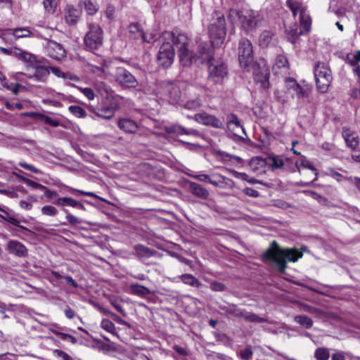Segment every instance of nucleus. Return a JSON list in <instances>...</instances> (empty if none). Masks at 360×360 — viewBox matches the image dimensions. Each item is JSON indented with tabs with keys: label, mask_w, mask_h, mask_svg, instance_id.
<instances>
[{
	"label": "nucleus",
	"mask_w": 360,
	"mask_h": 360,
	"mask_svg": "<svg viewBox=\"0 0 360 360\" xmlns=\"http://www.w3.org/2000/svg\"><path fill=\"white\" fill-rule=\"evenodd\" d=\"M114 79L123 89H136L139 86V82L136 77L123 67L116 68Z\"/></svg>",
	"instance_id": "nucleus-10"
},
{
	"label": "nucleus",
	"mask_w": 360,
	"mask_h": 360,
	"mask_svg": "<svg viewBox=\"0 0 360 360\" xmlns=\"http://www.w3.org/2000/svg\"><path fill=\"white\" fill-rule=\"evenodd\" d=\"M115 108L112 106L98 108L96 117L104 120H110L115 115Z\"/></svg>",
	"instance_id": "nucleus-28"
},
{
	"label": "nucleus",
	"mask_w": 360,
	"mask_h": 360,
	"mask_svg": "<svg viewBox=\"0 0 360 360\" xmlns=\"http://www.w3.org/2000/svg\"><path fill=\"white\" fill-rule=\"evenodd\" d=\"M0 217L3 218L5 221L9 222L10 224L14 225V226H19L20 221L15 217L9 215L8 213H6V216H3L0 214Z\"/></svg>",
	"instance_id": "nucleus-58"
},
{
	"label": "nucleus",
	"mask_w": 360,
	"mask_h": 360,
	"mask_svg": "<svg viewBox=\"0 0 360 360\" xmlns=\"http://www.w3.org/2000/svg\"><path fill=\"white\" fill-rule=\"evenodd\" d=\"M44 9L49 13H54V8L56 7L53 5V0H44L43 2Z\"/></svg>",
	"instance_id": "nucleus-56"
},
{
	"label": "nucleus",
	"mask_w": 360,
	"mask_h": 360,
	"mask_svg": "<svg viewBox=\"0 0 360 360\" xmlns=\"http://www.w3.org/2000/svg\"><path fill=\"white\" fill-rule=\"evenodd\" d=\"M32 32L27 28H16L13 30V35L15 38L30 37Z\"/></svg>",
	"instance_id": "nucleus-45"
},
{
	"label": "nucleus",
	"mask_w": 360,
	"mask_h": 360,
	"mask_svg": "<svg viewBox=\"0 0 360 360\" xmlns=\"http://www.w3.org/2000/svg\"><path fill=\"white\" fill-rule=\"evenodd\" d=\"M58 212V210L51 205H45L41 207V213L44 215L54 217Z\"/></svg>",
	"instance_id": "nucleus-49"
},
{
	"label": "nucleus",
	"mask_w": 360,
	"mask_h": 360,
	"mask_svg": "<svg viewBox=\"0 0 360 360\" xmlns=\"http://www.w3.org/2000/svg\"><path fill=\"white\" fill-rule=\"evenodd\" d=\"M266 160V165H269L273 170L281 168L284 165L283 160L276 157H269Z\"/></svg>",
	"instance_id": "nucleus-38"
},
{
	"label": "nucleus",
	"mask_w": 360,
	"mask_h": 360,
	"mask_svg": "<svg viewBox=\"0 0 360 360\" xmlns=\"http://www.w3.org/2000/svg\"><path fill=\"white\" fill-rule=\"evenodd\" d=\"M6 250L10 254L18 257H25L27 255V248L18 240L8 241Z\"/></svg>",
	"instance_id": "nucleus-17"
},
{
	"label": "nucleus",
	"mask_w": 360,
	"mask_h": 360,
	"mask_svg": "<svg viewBox=\"0 0 360 360\" xmlns=\"http://www.w3.org/2000/svg\"><path fill=\"white\" fill-rule=\"evenodd\" d=\"M307 248L302 246L301 251L297 249H281L277 242L274 240L271 243L270 247L263 253L264 260L272 262L281 274H285L287 268V260L289 262H297L302 257V252H307Z\"/></svg>",
	"instance_id": "nucleus-1"
},
{
	"label": "nucleus",
	"mask_w": 360,
	"mask_h": 360,
	"mask_svg": "<svg viewBox=\"0 0 360 360\" xmlns=\"http://www.w3.org/2000/svg\"><path fill=\"white\" fill-rule=\"evenodd\" d=\"M288 7L292 11L294 16L296 15L297 12L300 9V5L297 2L287 1Z\"/></svg>",
	"instance_id": "nucleus-61"
},
{
	"label": "nucleus",
	"mask_w": 360,
	"mask_h": 360,
	"mask_svg": "<svg viewBox=\"0 0 360 360\" xmlns=\"http://www.w3.org/2000/svg\"><path fill=\"white\" fill-rule=\"evenodd\" d=\"M65 218L68 220V223L70 224L71 225H76L82 222L81 219H78L77 217L71 214L68 213Z\"/></svg>",
	"instance_id": "nucleus-60"
},
{
	"label": "nucleus",
	"mask_w": 360,
	"mask_h": 360,
	"mask_svg": "<svg viewBox=\"0 0 360 360\" xmlns=\"http://www.w3.org/2000/svg\"><path fill=\"white\" fill-rule=\"evenodd\" d=\"M13 54L17 56L18 58L24 62H27L32 65L36 61V57L27 52L22 51L20 49H15L13 51Z\"/></svg>",
	"instance_id": "nucleus-30"
},
{
	"label": "nucleus",
	"mask_w": 360,
	"mask_h": 360,
	"mask_svg": "<svg viewBox=\"0 0 360 360\" xmlns=\"http://www.w3.org/2000/svg\"><path fill=\"white\" fill-rule=\"evenodd\" d=\"M51 274L57 280L64 278L66 281L67 283L73 288H76L78 287V283L70 276H63L58 271H51Z\"/></svg>",
	"instance_id": "nucleus-34"
},
{
	"label": "nucleus",
	"mask_w": 360,
	"mask_h": 360,
	"mask_svg": "<svg viewBox=\"0 0 360 360\" xmlns=\"http://www.w3.org/2000/svg\"><path fill=\"white\" fill-rule=\"evenodd\" d=\"M68 109L70 112L77 117L82 118L86 117V111L80 106L70 105Z\"/></svg>",
	"instance_id": "nucleus-39"
},
{
	"label": "nucleus",
	"mask_w": 360,
	"mask_h": 360,
	"mask_svg": "<svg viewBox=\"0 0 360 360\" xmlns=\"http://www.w3.org/2000/svg\"><path fill=\"white\" fill-rule=\"evenodd\" d=\"M128 30H129V33H131V34L139 33L141 36V32H143V30H140V25L138 22L131 23L128 26Z\"/></svg>",
	"instance_id": "nucleus-54"
},
{
	"label": "nucleus",
	"mask_w": 360,
	"mask_h": 360,
	"mask_svg": "<svg viewBox=\"0 0 360 360\" xmlns=\"http://www.w3.org/2000/svg\"><path fill=\"white\" fill-rule=\"evenodd\" d=\"M141 37L146 42L153 43L158 39V33L156 32H152L148 34L144 32H141Z\"/></svg>",
	"instance_id": "nucleus-48"
},
{
	"label": "nucleus",
	"mask_w": 360,
	"mask_h": 360,
	"mask_svg": "<svg viewBox=\"0 0 360 360\" xmlns=\"http://www.w3.org/2000/svg\"><path fill=\"white\" fill-rule=\"evenodd\" d=\"M54 354L61 357L63 360H73V359L66 352L60 349L54 350Z\"/></svg>",
	"instance_id": "nucleus-63"
},
{
	"label": "nucleus",
	"mask_w": 360,
	"mask_h": 360,
	"mask_svg": "<svg viewBox=\"0 0 360 360\" xmlns=\"http://www.w3.org/2000/svg\"><path fill=\"white\" fill-rule=\"evenodd\" d=\"M50 72L49 70L44 66L37 65L35 68L34 73L28 76L29 78H34L37 81L45 82Z\"/></svg>",
	"instance_id": "nucleus-25"
},
{
	"label": "nucleus",
	"mask_w": 360,
	"mask_h": 360,
	"mask_svg": "<svg viewBox=\"0 0 360 360\" xmlns=\"http://www.w3.org/2000/svg\"><path fill=\"white\" fill-rule=\"evenodd\" d=\"M23 182L27 184L29 186H31L32 188L34 189H41V188H45V186L44 185H41L39 183H37L30 179H23Z\"/></svg>",
	"instance_id": "nucleus-55"
},
{
	"label": "nucleus",
	"mask_w": 360,
	"mask_h": 360,
	"mask_svg": "<svg viewBox=\"0 0 360 360\" xmlns=\"http://www.w3.org/2000/svg\"><path fill=\"white\" fill-rule=\"evenodd\" d=\"M295 321L307 328H310L313 326L312 319L306 315H297L295 316Z\"/></svg>",
	"instance_id": "nucleus-33"
},
{
	"label": "nucleus",
	"mask_w": 360,
	"mask_h": 360,
	"mask_svg": "<svg viewBox=\"0 0 360 360\" xmlns=\"http://www.w3.org/2000/svg\"><path fill=\"white\" fill-rule=\"evenodd\" d=\"M345 141L349 147L354 149L359 145V139L357 136H353L349 134L345 135Z\"/></svg>",
	"instance_id": "nucleus-46"
},
{
	"label": "nucleus",
	"mask_w": 360,
	"mask_h": 360,
	"mask_svg": "<svg viewBox=\"0 0 360 360\" xmlns=\"http://www.w3.org/2000/svg\"><path fill=\"white\" fill-rule=\"evenodd\" d=\"M193 118L198 123L205 126L212 127L215 129L224 128V122L220 119L205 112L195 114Z\"/></svg>",
	"instance_id": "nucleus-13"
},
{
	"label": "nucleus",
	"mask_w": 360,
	"mask_h": 360,
	"mask_svg": "<svg viewBox=\"0 0 360 360\" xmlns=\"http://www.w3.org/2000/svg\"><path fill=\"white\" fill-rule=\"evenodd\" d=\"M162 38L167 41H172V45L176 46L178 51L180 49L188 46V38L184 34H178L176 35L172 32L165 31L162 34Z\"/></svg>",
	"instance_id": "nucleus-12"
},
{
	"label": "nucleus",
	"mask_w": 360,
	"mask_h": 360,
	"mask_svg": "<svg viewBox=\"0 0 360 360\" xmlns=\"http://www.w3.org/2000/svg\"><path fill=\"white\" fill-rule=\"evenodd\" d=\"M314 72L317 89L321 93L326 92L333 79L331 70L324 63H318Z\"/></svg>",
	"instance_id": "nucleus-5"
},
{
	"label": "nucleus",
	"mask_w": 360,
	"mask_h": 360,
	"mask_svg": "<svg viewBox=\"0 0 360 360\" xmlns=\"http://www.w3.org/2000/svg\"><path fill=\"white\" fill-rule=\"evenodd\" d=\"M208 65L207 84L212 91H221L224 79L228 76L226 65L223 61L214 60Z\"/></svg>",
	"instance_id": "nucleus-4"
},
{
	"label": "nucleus",
	"mask_w": 360,
	"mask_h": 360,
	"mask_svg": "<svg viewBox=\"0 0 360 360\" xmlns=\"http://www.w3.org/2000/svg\"><path fill=\"white\" fill-rule=\"evenodd\" d=\"M220 309L224 313L231 314L235 317H243L245 321L252 323H266L267 320L264 318L260 317L256 314L252 312H247L238 308L236 305H221Z\"/></svg>",
	"instance_id": "nucleus-9"
},
{
	"label": "nucleus",
	"mask_w": 360,
	"mask_h": 360,
	"mask_svg": "<svg viewBox=\"0 0 360 360\" xmlns=\"http://www.w3.org/2000/svg\"><path fill=\"white\" fill-rule=\"evenodd\" d=\"M54 203L59 207L70 206L85 210L84 206L80 202L68 197L58 198Z\"/></svg>",
	"instance_id": "nucleus-23"
},
{
	"label": "nucleus",
	"mask_w": 360,
	"mask_h": 360,
	"mask_svg": "<svg viewBox=\"0 0 360 360\" xmlns=\"http://www.w3.org/2000/svg\"><path fill=\"white\" fill-rule=\"evenodd\" d=\"M89 32L84 37V45L89 51L98 49L103 45V32L101 27L96 24L89 25Z\"/></svg>",
	"instance_id": "nucleus-6"
},
{
	"label": "nucleus",
	"mask_w": 360,
	"mask_h": 360,
	"mask_svg": "<svg viewBox=\"0 0 360 360\" xmlns=\"http://www.w3.org/2000/svg\"><path fill=\"white\" fill-rule=\"evenodd\" d=\"M56 335L63 340H70L72 344L77 343V339L69 334L64 333L62 332H56Z\"/></svg>",
	"instance_id": "nucleus-51"
},
{
	"label": "nucleus",
	"mask_w": 360,
	"mask_h": 360,
	"mask_svg": "<svg viewBox=\"0 0 360 360\" xmlns=\"http://www.w3.org/2000/svg\"><path fill=\"white\" fill-rule=\"evenodd\" d=\"M166 91L172 103H176L179 101L181 98V92L177 85L172 84H169L167 86Z\"/></svg>",
	"instance_id": "nucleus-24"
},
{
	"label": "nucleus",
	"mask_w": 360,
	"mask_h": 360,
	"mask_svg": "<svg viewBox=\"0 0 360 360\" xmlns=\"http://www.w3.org/2000/svg\"><path fill=\"white\" fill-rule=\"evenodd\" d=\"M202 105V100L200 98L188 100L185 104V108L188 110H195Z\"/></svg>",
	"instance_id": "nucleus-40"
},
{
	"label": "nucleus",
	"mask_w": 360,
	"mask_h": 360,
	"mask_svg": "<svg viewBox=\"0 0 360 360\" xmlns=\"http://www.w3.org/2000/svg\"><path fill=\"white\" fill-rule=\"evenodd\" d=\"M46 51L49 56L56 60L62 59L65 56V51L63 46L55 41H49Z\"/></svg>",
	"instance_id": "nucleus-16"
},
{
	"label": "nucleus",
	"mask_w": 360,
	"mask_h": 360,
	"mask_svg": "<svg viewBox=\"0 0 360 360\" xmlns=\"http://www.w3.org/2000/svg\"><path fill=\"white\" fill-rule=\"evenodd\" d=\"M233 126H235L238 129H240L243 134H245V129L240 124V122L235 114H230L227 115V128L229 131H233L235 130L234 128H232Z\"/></svg>",
	"instance_id": "nucleus-26"
},
{
	"label": "nucleus",
	"mask_w": 360,
	"mask_h": 360,
	"mask_svg": "<svg viewBox=\"0 0 360 360\" xmlns=\"http://www.w3.org/2000/svg\"><path fill=\"white\" fill-rule=\"evenodd\" d=\"M129 288L130 293L139 297H145L150 294V290L147 287L138 283L131 284Z\"/></svg>",
	"instance_id": "nucleus-27"
},
{
	"label": "nucleus",
	"mask_w": 360,
	"mask_h": 360,
	"mask_svg": "<svg viewBox=\"0 0 360 360\" xmlns=\"http://www.w3.org/2000/svg\"><path fill=\"white\" fill-rule=\"evenodd\" d=\"M286 32L288 41L292 44L295 43L300 35L304 34V31L302 30L298 32L297 25L296 24L287 28Z\"/></svg>",
	"instance_id": "nucleus-29"
},
{
	"label": "nucleus",
	"mask_w": 360,
	"mask_h": 360,
	"mask_svg": "<svg viewBox=\"0 0 360 360\" xmlns=\"http://www.w3.org/2000/svg\"><path fill=\"white\" fill-rule=\"evenodd\" d=\"M37 119L44 121L46 124L51 127H57L60 126V122L52 119L51 117L44 114H37Z\"/></svg>",
	"instance_id": "nucleus-41"
},
{
	"label": "nucleus",
	"mask_w": 360,
	"mask_h": 360,
	"mask_svg": "<svg viewBox=\"0 0 360 360\" xmlns=\"http://www.w3.org/2000/svg\"><path fill=\"white\" fill-rule=\"evenodd\" d=\"M293 91L296 93V95L298 98H304L309 96L311 89L307 85L301 86L298 84L295 86V89Z\"/></svg>",
	"instance_id": "nucleus-32"
},
{
	"label": "nucleus",
	"mask_w": 360,
	"mask_h": 360,
	"mask_svg": "<svg viewBox=\"0 0 360 360\" xmlns=\"http://www.w3.org/2000/svg\"><path fill=\"white\" fill-rule=\"evenodd\" d=\"M179 278L184 283L192 287L200 288L202 285V283L198 281V279L192 274H182Z\"/></svg>",
	"instance_id": "nucleus-31"
},
{
	"label": "nucleus",
	"mask_w": 360,
	"mask_h": 360,
	"mask_svg": "<svg viewBox=\"0 0 360 360\" xmlns=\"http://www.w3.org/2000/svg\"><path fill=\"white\" fill-rule=\"evenodd\" d=\"M276 64L278 68H285L288 65V59L284 56H278L276 58Z\"/></svg>",
	"instance_id": "nucleus-59"
},
{
	"label": "nucleus",
	"mask_w": 360,
	"mask_h": 360,
	"mask_svg": "<svg viewBox=\"0 0 360 360\" xmlns=\"http://www.w3.org/2000/svg\"><path fill=\"white\" fill-rule=\"evenodd\" d=\"M272 33L270 31L264 30L259 36V42L262 46H267L272 39Z\"/></svg>",
	"instance_id": "nucleus-43"
},
{
	"label": "nucleus",
	"mask_w": 360,
	"mask_h": 360,
	"mask_svg": "<svg viewBox=\"0 0 360 360\" xmlns=\"http://www.w3.org/2000/svg\"><path fill=\"white\" fill-rule=\"evenodd\" d=\"M101 326L103 329L109 333H113L115 329V324L109 319H103L101 321Z\"/></svg>",
	"instance_id": "nucleus-50"
},
{
	"label": "nucleus",
	"mask_w": 360,
	"mask_h": 360,
	"mask_svg": "<svg viewBox=\"0 0 360 360\" xmlns=\"http://www.w3.org/2000/svg\"><path fill=\"white\" fill-rule=\"evenodd\" d=\"M119 128L123 131L129 134H134L138 129L137 124L129 118H122L117 122Z\"/></svg>",
	"instance_id": "nucleus-21"
},
{
	"label": "nucleus",
	"mask_w": 360,
	"mask_h": 360,
	"mask_svg": "<svg viewBox=\"0 0 360 360\" xmlns=\"http://www.w3.org/2000/svg\"><path fill=\"white\" fill-rule=\"evenodd\" d=\"M174 49L170 41H164L160 47L157 60L163 68L169 67L174 62Z\"/></svg>",
	"instance_id": "nucleus-11"
},
{
	"label": "nucleus",
	"mask_w": 360,
	"mask_h": 360,
	"mask_svg": "<svg viewBox=\"0 0 360 360\" xmlns=\"http://www.w3.org/2000/svg\"><path fill=\"white\" fill-rule=\"evenodd\" d=\"M84 4L89 15H94L98 11V7L91 0H84Z\"/></svg>",
	"instance_id": "nucleus-47"
},
{
	"label": "nucleus",
	"mask_w": 360,
	"mask_h": 360,
	"mask_svg": "<svg viewBox=\"0 0 360 360\" xmlns=\"http://www.w3.org/2000/svg\"><path fill=\"white\" fill-rule=\"evenodd\" d=\"M233 17L238 18L240 28L246 34L253 32L260 25L262 20L259 13L253 10L230 9L229 18L231 20Z\"/></svg>",
	"instance_id": "nucleus-2"
},
{
	"label": "nucleus",
	"mask_w": 360,
	"mask_h": 360,
	"mask_svg": "<svg viewBox=\"0 0 360 360\" xmlns=\"http://www.w3.org/2000/svg\"><path fill=\"white\" fill-rule=\"evenodd\" d=\"M285 84H286V87L288 89H291L292 91H294L295 89V86L298 84L297 81L292 77H287L285 79Z\"/></svg>",
	"instance_id": "nucleus-57"
},
{
	"label": "nucleus",
	"mask_w": 360,
	"mask_h": 360,
	"mask_svg": "<svg viewBox=\"0 0 360 360\" xmlns=\"http://www.w3.org/2000/svg\"><path fill=\"white\" fill-rule=\"evenodd\" d=\"M210 288L213 291L222 292L226 289V285L220 282L213 281L210 283Z\"/></svg>",
	"instance_id": "nucleus-52"
},
{
	"label": "nucleus",
	"mask_w": 360,
	"mask_h": 360,
	"mask_svg": "<svg viewBox=\"0 0 360 360\" xmlns=\"http://www.w3.org/2000/svg\"><path fill=\"white\" fill-rule=\"evenodd\" d=\"M68 191L71 193H72L74 195L80 194V195H82L91 196V197H93L94 198L100 199V200H101L103 201L104 200L103 198H100L99 196H98L96 194H95L93 192L84 191L78 190V189H76V188H72V187H68Z\"/></svg>",
	"instance_id": "nucleus-42"
},
{
	"label": "nucleus",
	"mask_w": 360,
	"mask_h": 360,
	"mask_svg": "<svg viewBox=\"0 0 360 360\" xmlns=\"http://www.w3.org/2000/svg\"><path fill=\"white\" fill-rule=\"evenodd\" d=\"M208 30L212 43L217 46L224 43L226 36V23L223 13L219 11H214L212 13Z\"/></svg>",
	"instance_id": "nucleus-3"
},
{
	"label": "nucleus",
	"mask_w": 360,
	"mask_h": 360,
	"mask_svg": "<svg viewBox=\"0 0 360 360\" xmlns=\"http://www.w3.org/2000/svg\"><path fill=\"white\" fill-rule=\"evenodd\" d=\"M266 163V159H264L260 157H255L250 160L249 165L252 170H257L259 169V167H264Z\"/></svg>",
	"instance_id": "nucleus-35"
},
{
	"label": "nucleus",
	"mask_w": 360,
	"mask_h": 360,
	"mask_svg": "<svg viewBox=\"0 0 360 360\" xmlns=\"http://www.w3.org/2000/svg\"><path fill=\"white\" fill-rule=\"evenodd\" d=\"M78 89L89 100H94L95 94H94V91L91 88H88V87H86V88L78 87Z\"/></svg>",
	"instance_id": "nucleus-53"
},
{
	"label": "nucleus",
	"mask_w": 360,
	"mask_h": 360,
	"mask_svg": "<svg viewBox=\"0 0 360 360\" xmlns=\"http://www.w3.org/2000/svg\"><path fill=\"white\" fill-rule=\"evenodd\" d=\"M188 190L193 195L203 200L207 199L210 195L209 191L205 188L195 182L189 183Z\"/></svg>",
	"instance_id": "nucleus-19"
},
{
	"label": "nucleus",
	"mask_w": 360,
	"mask_h": 360,
	"mask_svg": "<svg viewBox=\"0 0 360 360\" xmlns=\"http://www.w3.org/2000/svg\"><path fill=\"white\" fill-rule=\"evenodd\" d=\"M301 166H302L304 168H307L309 169H311V171L314 172L315 175H318L317 169L307 160H302L301 162Z\"/></svg>",
	"instance_id": "nucleus-64"
},
{
	"label": "nucleus",
	"mask_w": 360,
	"mask_h": 360,
	"mask_svg": "<svg viewBox=\"0 0 360 360\" xmlns=\"http://www.w3.org/2000/svg\"><path fill=\"white\" fill-rule=\"evenodd\" d=\"M179 57L180 63L184 66H190L193 63H195V55L194 53L191 52L188 49V46L180 49L179 51Z\"/></svg>",
	"instance_id": "nucleus-22"
},
{
	"label": "nucleus",
	"mask_w": 360,
	"mask_h": 360,
	"mask_svg": "<svg viewBox=\"0 0 360 360\" xmlns=\"http://www.w3.org/2000/svg\"><path fill=\"white\" fill-rule=\"evenodd\" d=\"M314 356L316 360H328L330 352L328 348L319 347L316 349Z\"/></svg>",
	"instance_id": "nucleus-37"
},
{
	"label": "nucleus",
	"mask_w": 360,
	"mask_h": 360,
	"mask_svg": "<svg viewBox=\"0 0 360 360\" xmlns=\"http://www.w3.org/2000/svg\"><path fill=\"white\" fill-rule=\"evenodd\" d=\"M157 254L158 251L154 249H151L142 244H136L133 247V252L131 255L141 261H144L148 258L155 256Z\"/></svg>",
	"instance_id": "nucleus-15"
},
{
	"label": "nucleus",
	"mask_w": 360,
	"mask_h": 360,
	"mask_svg": "<svg viewBox=\"0 0 360 360\" xmlns=\"http://www.w3.org/2000/svg\"><path fill=\"white\" fill-rule=\"evenodd\" d=\"M214 46L211 41H201L198 44L195 55V64L202 65L205 63L209 64L214 60Z\"/></svg>",
	"instance_id": "nucleus-8"
},
{
	"label": "nucleus",
	"mask_w": 360,
	"mask_h": 360,
	"mask_svg": "<svg viewBox=\"0 0 360 360\" xmlns=\"http://www.w3.org/2000/svg\"><path fill=\"white\" fill-rule=\"evenodd\" d=\"M252 354L253 352L252 347L250 345H248L244 349L240 351L238 355L242 360H250Z\"/></svg>",
	"instance_id": "nucleus-44"
},
{
	"label": "nucleus",
	"mask_w": 360,
	"mask_h": 360,
	"mask_svg": "<svg viewBox=\"0 0 360 360\" xmlns=\"http://www.w3.org/2000/svg\"><path fill=\"white\" fill-rule=\"evenodd\" d=\"M300 21L302 26V30H303L304 33L309 32L311 26V19L309 16H305L303 9L300 10Z\"/></svg>",
	"instance_id": "nucleus-36"
},
{
	"label": "nucleus",
	"mask_w": 360,
	"mask_h": 360,
	"mask_svg": "<svg viewBox=\"0 0 360 360\" xmlns=\"http://www.w3.org/2000/svg\"><path fill=\"white\" fill-rule=\"evenodd\" d=\"M81 11L72 6H67L65 9V21L69 25H75L81 15Z\"/></svg>",
	"instance_id": "nucleus-20"
},
{
	"label": "nucleus",
	"mask_w": 360,
	"mask_h": 360,
	"mask_svg": "<svg viewBox=\"0 0 360 360\" xmlns=\"http://www.w3.org/2000/svg\"><path fill=\"white\" fill-rule=\"evenodd\" d=\"M19 165L22 168L30 170L35 174H39L41 172L39 169L35 168L34 166L29 165L26 162H20L19 163Z\"/></svg>",
	"instance_id": "nucleus-62"
},
{
	"label": "nucleus",
	"mask_w": 360,
	"mask_h": 360,
	"mask_svg": "<svg viewBox=\"0 0 360 360\" xmlns=\"http://www.w3.org/2000/svg\"><path fill=\"white\" fill-rule=\"evenodd\" d=\"M165 131L169 134H175V135H192L195 136H200V132L195 129H186L184 127H182L179 124H172L169 126H166L165 127Z\"/></svg>",
	"instance_id": "nucleus-18"
},
{
	"label": "nucleus",
	"mask_w": 360,
	"mask_h": 360,
	"mask_svg": "<svg viewBox=\"0 0 360 360\" xmlns=\"http://www.w3.org/2000/svg\"><path fill=\"white\" fill-rule=\"evenodd\" d=\"M238 60L241 68L249 71L254 60V54L252 43L247 39H242L239 41Z\"/></svg>",
	"instance_id": "nucleus-7"
},
{
	"label": "nucleus",
	"mask_w": 360,
	"mask_h": 360,
	"mask_svg": "<svg viewBox=\"0 0 360 360\" xmlns=\"http://www.w3.org/2000/svg\"><path fill=\"white\" fill-rule=\"evenodd\" d=\"M255 80L257 84H260V87L264 89H269L270 86L269 77L270 71L268 68L264 65L254 71Z\"/></svg>",
	"instance_id": "nucleus-14"
}]
</instances>
